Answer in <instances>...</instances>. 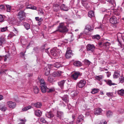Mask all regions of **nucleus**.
<instances>
[{"instance_id": "f257e3e1", "label": "nucleus", "mask_w": 124, "mask_h": 124, "mask_svg": "<svg viewBox=\"0 0 124 124\" xmlns=\"http://www.w3.org/2000/svg\"><path fill=\"white\" fill-rule=\"evenodd\" d=\"M68 29L64 25V23H62L59 24L58 27L57 31L62 33H65L68 31Z\"/></svg>"}, {"instance_id": "f03ea898", "label": "nucleus", "mask_w": 124, "mask_h": 124, "mask_svg": "<svg viewBox=\"0 0 124 124\" xmlns=\"http://www.w3.org/2000/svg\"><path fill=\"white\" fill-rule=\"evenodd\" d=\"M17 18L19 19V22H22L26 17L25 13L23 11H21L17 15Z\"/></svg>"}, {"instance_id": "7ed1b4c3", "label": "nucleus", "mask_w": 124, "mask_h": 124, "mask_svg": "<svg viewBox=\"0 0 124 124\" xmlns=\"http://www.w3.org/2000/svg\"><path fill=\"white\" fill-rule=\"evenodd\" d=\"M50 52L53 56L58 57L60 55L59 50L55 48H53L51 50Z\"/></svg>"}, {"instance_id": "20e7f679", "label": "nucleus", "mask_w": 124, "mask_h": 124, "mask_svg": "<svg viewBox=\"0 0 124 124\" xmlns=\"http://www.w3.org/2000/svg\"><path fill=\"white\" fill-rule=\"evenodd\" d=\"M86 48L87 50L90 53L94 52L95 49V47L94 45L90 44L87 45Z\"/></svg>"}, {"instance_id": "39448f33", "label": "nucleus", "mask_w": 124, "mask_h": 124, "mask_svg": "<svg viewBox=\"0 0 124 124\" xmlns=\"http://www.w3.org/2000/svg\"><path fill=\"white\" fill-rule=\"evenodd\" d=\"M110 23L113 24H115L119 22V20L114 16H113L109 19Z\"/></svg>"}, {"instance_id": "423d86ee", "label": "nucleus", "mask_w": 124, "mask_h": 124, "mask_svg": "<svg viewBox=\"0 0 124 124\" xmlns=\"http://www.w3.org/2000/svg\"><path fill=\"white\" fill-rule=\"evenodd\" d=\"M55 112L54 110H51L49 112H47L46 113V116L48 118L52 119L54 116Z\"/></svg>"}, {"instance_id": "0eeeda50", "label": "nucleus", "mask_w": 124, "mask_h": 124, "mask_svg": "<svg viewBox=\"0 0 124 124\" xmlns=\"http://www.w3.org/2000/svg\"><path fill=\"white\" fill-rule=\"evenodd\" d=\"M84 117L82 115H80L78 117V118L76 122L77 124H82L84 121Z\"/></svg>"}, {"instance_id": "6e6552de", "label": "nucleus", "mask_w": 124, "mask_h": 124, "mask_svg": "<svg viewBox=\"0 0 124 124\" xmlns=\"http://www.w3.org/2000/svg\"><path fill=\"white\" fill-rule=\"evenodd\" d=\"M82 75V73H80L79 72H76L72 75V77L73 79L75 80L77 79L78 77Z\"/></svg>"}, {"instance_id": "1a4fd4ad", "label": "nucleus", "mask_w": 124, "mask_h": 124, "mask_svg": "<svg viewBox=\"0 0 124 124\" xmlns=\"http://www.w3.org/2000/svg\"><path fill=\"white\" fill-rule=\"evenodd\" d=\"M86 83V81L84 80H80L79 82L77 83V85L79 88H82L85 86Z\"/></svg>"}, {"instance_id": "9d476101", "label": "nucleus", "mask_w": 124, "mask_h": 124, "mask_svg": "<svg viewBox=\"0 0 124 124\" xmlns=\"http://www.w3.org/2000/svg\"><path fill=\"white\" fill-rule=\"evenodd\" d=\"M62 100L66 103H68L69 102V97L67 95H64L63 96H60Z\"/></svg>"}, {"instance_id": "9b49d317", "label": "nucleus", "mask_w": 124, "mask_h": 124, "mask_svg": "<svg viewBox=\"0 0 124 124\" xmlns=\"http://www.w3.org/2000/svg\"><path fill=\"white\" fill-rule=\"evenodd\" d=\"M8 106L10 108H15L16 105L15 102L11 101H8L7 103Z\"/></svg>"}, {"instance_id": "f8f14e48", "label": "nucleus", "mask_w": 124, "mask_h": 124, "mask_svg": "<svg viewBox=\"0 0 124 124\" xmlns=\"http://www.w3.org/2000/svg\"><path fill=\"white\" fill-rule=\"evenodd\" d=\"M68 81V80H62L58 82V84L59 86L62 89L64 88V84L66 81Z\"/></svg>"}, {"instance_id": "ddd939ff", "label": "nucleus", "mask_w": 124, "mask_h": 124, "mask_svg": "<svg viewBox=\"0 0 124 124\" xmlns=\"http://www.w3.org/2000/svg\"><path fill=\"white\" fill-rule=\"evenodd\" d=\"M73 55V54L71 50H67L65 54V56L66 58H69Z\"/></svg>"}, {"instance_id": "4468645a", "label": "nucleus", "mask_w": 124, "mask_h": 124, "mask_svg": "<svg viewBox=\"0 0 124 124\" xmlns=\"http://www.w3.org/2000/svg\"><path fill=\"white\" fill-rule=\"evenodd\" d=\"M79 92L78 91L74 90L72 91L70 93V95L72 98L76 97L77 96Z\"/></svg>"}, {"instance_id": "2eb2a0df", "label": "nucleus", "mask_w": 124, "mask_h": 124, "mask_svg": "<svg viewBox=\"0 0 124 124\" xmlns=\"http://www.w3.org/2000/svg\"><path fill=\"white\" fill-rule=\"evenodd\" d=\"M63 112L61 111H57L56 112V116L58 118L61 119L63 117Z\"/></svg>"}, {"instance_id": "dca6fc26", "label": "nucleus", "mask_w": 124, "mask_h": 124, "mask_svg": "<svg viewBox=\"0 0 124 124\" xmlns=\"http://www.w3.org/2000/svg\"><path fill=\"white\" fill-rule=\"evenodd\" d=\"M36 108H41L42 106V103L40 102H38L33 103L31 104Z\"/></svg>"}, {"instance_id": "f3484780", "label": "nucleus", "mask_w": 124, "mask_h": 124, "mask_svg": "<svg viewBox=\"0 0 124 124\" xmlns=\"http://www.w3.org/2000/svg\"><path fill=\"white\" fill-rule=\"evenodd\" d=\"M104 81L106 82L107 85L110 86H111L112 85H116V84L114 83H112L111 80L109 79L107 80H104Z\"/></svg>"}, {"instance_id": "a211bd4d", "label": "nucleus", "mask_w": 124, "mask_h": 124, "mask_svg": "<svg viewBox=\"0 0 124 124\" xmlns=\"http://www.w3.org/2000/svg\"><path fill=\"white\" fill-rule=\"evenodd\" d=\"M102 110V109L101 108L96 109V110L94 111V114L96 115H100Z\"/></svg>"}, {"instance_id": "6ab92c4d", "label": "nucleus", "mask_w": 124, "mask_h": 124, "mask_svg": "<svg viewBox=\"0 0 124 124\" xmlns=\"http://www.w3.org/2000/svg\"><path fill=\"white\" fill-rule=\"evenodd\" d=\"M42 113L39 110H37L35 111V115L37 116L40 117L41 116Z\"/></svg>"}, {"instance_id": "aec40b11", "label": "nucleus", "mask_w": 124, "mask_h": 124, "mask_svg": "<svg viewBox=\"0 0 124 124\" xmlns=\"http://www.w3.org/2000/svg\"><path fill=\"white\" fill-rule=\"evenodd\" d=\"M40 87L41 91L43 93H45L46 92L48 88L46 86V85L40 86Z\"/></svg>"}, {"instance_id": "412c9836", "label": "nucleus", "mask_w": 124, "mask_h": 124, "mask_svg": "<svg viewBox=\"0 0 124 124\" xmlns=\"http://www.w3.org/2000/svg\"><path fill=\"white\" fill-rule=\"evenodd\" d=\"M120 72L118 70L115 71L114 72V73L113 74V77L114 78H117L120 76Z\"/></svg>"}, {"instance_id": "4be33fe9", "label": "nucleus", "mask_w": 124, "mask_h": 124, "mask_svg": "<svg viewBox=\"0 0 124 124\" xmlns=\"http://www.w3.org/2000/svg\"><path fill=\"white\" fill-rule=\"evenodd\" d=\"M74 65L77 67H79L82 65V63L79 61H75L73 63Z\"/></svg>"}, {"instance_id": "5701e85b", "label": "nucleus", "mask_w": 124, "mask_h": 124, "mask_svg": "<svg viewBox=\"0 0 124 124\" xmlns=\"http://www.w3.org/2000/svg\"><path fill=\"white\" fill-rule=\"evenodd\" d=\"M60 8L62 10L64 11H67L68 10V8L65 5L63 4L60 7Z\"/></svg>"}, {"instance_id": "b1692460", "label": "nucleus", "mask_w": 124, "mask_h": 124, "mask_svg": "<svg viewBox=\"0 0 124 124\" xmlns=\"http://www.w3.org/2000/svg\"><path fill=\"white\" fill-rule=\"evenodd\" d=\"M38 79L39 80L40 83V86L44 85H46V84L44 81V80L43 79H41L40 80V78L39 77H38Z\"/></svg>"}, {"instance_id": "393cba45", "label": "nucleus", "mask_w": 124, "mask_h": 124, "mask_svg": "<svg viewBox=\"0 0 124 124\" xmlns=\"http://www.w3.org/2000/svg\"><path fill=\"white\" fill-rule=\"evenodd\" d=\"M61 73H59V71L57 72H54L53 73L52 75L54 77H59L61 76Z\"/></svg>"}, {"instance_id": "a878e982", "label": "nucleus", "mask_w": 124, "mask_h": 124, "mask_svg": "<svg viewBox=\"0 0 124 124\" xmlns=\"http://www.w3.org/2000/svg\"><path fill=\"white\" fill-rule=\"evenodd\" d=\"M33 91L34 93L35 94H38L39 92V88L37 86H34L33 87Z\"/></svg>"}, {"instance_id": "bb28decb", "label": "nucleus", "mask_w": 124, "mask_h": 124, "mask_svg": "<svg viewBox=\"0 0 124 124\" xmlns=\"http://www.w3.org/2000/svg\"><path fill=\"white\" fill-rule=\"evenodd\" d=\"M55 91V89L54 87L51 88H47V90L46 92L48 93H52Z\"/></svg>"}, {"instance_id": "cd10ccee", "label": "nucleus", "mask_w": 124, "mask_h": 124, "mask_svg": "<svg viewBox=\"0 0 124 124\" xmlns=\"http://www.w3.org/2000/svg\"><path fill=\"white\" fill-rule=\"evenodd\" d=\"M88 16L90 18H91L94 16V12L93 11H91L88 12Z\"/></svg>"}, {"instance_id": "c85d7f7f", "label": "nucleus", "mask_w": 124, "mask_h": 124, "mask_svg": "<svg viewBox=\"0 0 124 124\" xmlns=\"http://www.w3.org/2000/svg\"><path fill=\"white\" fill-rule=\"evenodd\" d=\"M113 114V113L110 110H108L106 112V115L108 117H110Z\"/></svg>"}, {"instance_id": "c756f323", "label": "nucleus", "mask_w": 124, "mask_h": 124, "mask_svg": "<svg viewBox=\"0 0 124 124\" xmlns=\"http://www.w3.org/2000/svg\"><path fill=\"white\" fill-rule=\"evenodd\" d=\"M99 90V89L94 88L92 89V91L91 93L93 94H95L98 92Z\"/></svg>"}, {"instance_id": "7c9ffc66", "label": "nucleus", "mask_w": 124, "mask_h": 124, "mask_svg": "<svg viewBox=\"0 0 124 124\" xmlns=\"http://www.w3.org/2000/svg\"><path fill=\"white\" fill-rule=\"evenodd\" d=\"M6 41L5 38L2 37H0V46H1L4 42Z\"/></svg>"}, {"instance_id": "2f4dec72", "label": "nucleus", "mask_w": 124, "mask_h": 124, "mask_svg": "<svg viewBox=\"0 0 124 124\" xmlns=\"http://www.w3.org/2000/svg\"><path fill=\"white\" fill-rule=\"evenodd\" d=\"M118 94L121 96H124V90L121 89L118 91Z\"/></svg>"}, {"instance_id": "473e14b6", "label": "nucleus", "mask_w": 124, "mask_h": 124, "mask_svg": "<svg viewBox=\"0 0 124 124\" xmlns=\"http://www.w3.org/2000/svg\"><path fill=\"white\" fill-rule=\"evenodd\" d=\"M31 108V106H28L25 107L24 108H23L22 109V110L23 111H26L28 109Z\"/></svg>"}, {"instance_id": "72a5a7b5", "label": "nucleus", "mask_w": 124, "mask_h": 124, "mask_svg": "<svg viewBox=\"0 0 124 124\" xmlns=\"http://www.w3.org/2000/svg\"><path fill=\"white\" fill-rule=\"evenodd\" d=\"M24 26L25 28L27 30H28L30 28V25L28 23H25L24 24Z\"/></svg>"}, {"instance_id": "f704fd0d", "label": "nucleus", "mask_w": 124, "mask_h": 124, "mask_svg": "<svg viewBox=\"0 0 124 124\" xmlns=\"http://www.w3.org/2000/svg\"><path fill=\"white\" fill-rule=\"evenodd\" d=\"M84 62L85 65L88 66L90 65L91 63V62L89 61L87 59H85L84 60Z\"/></svg>"}, {"instance_id": "c9c22d12", "label": "nucleus", "mask_w": 124, "mask_h": 124, "mask_svg": "<svg viewBox=\"0 0 124 124\" xmlns=\"http://www.w3.org/2000/svg\"><path fill=\"white\" fill-rule=\"evenodd\" d=\"M101 38L100 36L99 35H94L92 37V38L93 39H99Z\"/></svg>"}, {"instance_id": "e433bc0d", "label": "nucleus", "mask_w": 124, "mask_h": 124, "mask_svg": "<svg viewBox=\"0 0 124 124\" xmlns=\"http://www.w3.org/2000/svg\"><path fill=\"white\" fill-rule=\"evenodd\" d=\"M114 14L116 15L117 16H119V17H118V18L119 19V18H120V12L119 11H115L114 12Z\"/></svg>"}, {"instance_id": "4c0bfd02", "label": "nucleus", "mask_w": 124, "mask_h": 124, "mask_svg": "<svg viewBox=\"0 0 124 124\" xmlns=\"http://www.w3.org/2000/svg\"><path fill=\"white\" fill-rule=\"evenodd\" d=\"M91 28V26L88 25H86L85 29L86 30H87L89 31H90L92 30Z\"/></svg>"}, {"instance_id": "58836bf2", "label": "nucleus", "mask_w": 124, "mask_h": 124, "mask_svg": "<svg viewBox=\"0 0 124 124\" xmlns=\"http://www.w3.org/2000/svg\"><path fill=\"white\" fill-rule=\"evenodd\" d=\"M7 108L5 107L4 106H2L0 105V110L2 111H4L7 110Z\"/></svg>"}, {"instance_id": "ea45409f", "label": "nucleus", "mask_w": 124, "mask_h": 124, "mask_svg": "<svg viewBox=\"0 0 124 124\" xmlns=\"http://www.w3.org/2000/svg\"><path fill=\"white\" fill-rule=\"evenodd\" d=\"M16 35H15V34L13 32H11L8 35V37L9 38H11L15 36Z\"/></svg>"}, {"instance_id": "a19ab883", "label": "nucleus", "mask_w": 124, "mask_h": 124, "mask_svg": "<svg viewBox=\"0 0 124 124\" xmlns=\"http://www.w3.org/2000/svg\"><path fill=\"white\" fill-rule=\"evenodd\" d=\"M40 121L42 123H45L46 122V121L45 120V119L43 117L40 118Z\"/></svg>"}, {"instance_id": "79ce46f5", "label": "nucleus", "mask_w": 124, "mask_h": 124, "mask_svg": "<svg viewBox=\"0 0 124 124\" xmlns=\"http://www.w3.org/2000/svg\"><path fill=\"white\" fill-rule=\"evenodd\" d=\"M119 80L120 82L122 83L124 82V78L123 76H121Z\"/></svg>"}, {"instance_id": "37998d69", "label": "nucleus", "mask_w": 124, "mask_h": 124, "mask_svg": "<svg viewBox=\"0 0 124 124\" xmlns=\"http://www.w3.org/2000/svg\"><path fill=\"white\" fill-rule=\"evenodd\" d=\"M48 81L50 83H52L53 81V79L52 77H49L48 78Z\"/></svg>"}, {"instance_id": "c03bdc74", "label": "nucleus", "mask_w": 124, "mask_h": 124, "mask_svg": "<svg viewBox=\"0 0 124 124\" xmlns=\"http://www.w3.org/2000/svg\"><path fill=\"white\" fill-rule=\"evenodd\" d=\"M102 76L101 75L96 76L95 78L98 80H100L102 79Z\"/></svg>"}, {"instance_id": "a18cd8bd", "label": "nucleus", "mask_w": 124, "mask_h": 124, "mask_svg": "<svg viewBox=\"0 0 124 124\" xmlns=\"http://www.w3.org/2000/svg\"><path fill=\"white\" fill-rule=\"evenodd\" d=\"M5 9V6L3 5H0V11L4 10Z\"/></svg>"}, {"instance_id": "49530a36", "label": "nucleus", "mask_w": 124, "mask_h": 124, "mask_svg": "<svg viewBox=\"0 0 124 124\" xmlns=\"http://www.w3.org/2000/svg\"><path fill=\"white\" fill-rule=\"evenodd\" d=\"M6 7L7 8V11L10 12L11 10L10 6L8 5H6Z\"/></svg>"}, {"instance_id": "de8ad7c7", "label": "nucleus", "mask_w": 124, "mask_h": 124, "mask_svg": "<svg viewBox=\"0 0 124 124\" xmlns=\"http://www.w3.org/2000/svg\"><path fill=\"white\" fill-rule=\"evenodd\" d=\"M106 95L109 97H112L113 96V93L109 92L107 93Z\"/></svg>"}, {"instance_id": "09e8293b", "label": "nucleus", "mask_w": 124, "mask_h": 124, "mask_svg": "<svg viewBox=\"0 0 124 124\" xmlns=\"http://www.w3.org/2000/svg\"><path fill=\"white\" fill-rule=\"evenodd\" d=\"M111 44L110 43L108 42H106L104 45L106 46L107 48H108L109 47V46Z\"/></svg>"}, {"instance_id": "8fccbe9b", "label": "nucleus", "mask_w": 124, "mask_h": 124, "mask_svg": "<svg viewBox=\"0 0 124 124\" xmlns=\"http://www.w3.org/2000/svg\"><path fill=\"white\" fill-rule=\"evenodd\" d=\"M48 68L49 69H53L55 67L52 64H48L47 65Z\"/></svg>"}, {"instance_id": "3c124183", "label": "nucleus", "mask_w": 124, "mask_h": 124, "mask_svg": "<svg viewBox=\"0 0 124 124\" xmlns=\"http://www.w3.org/2000/svg\"><path fill=\"white\" fill-rule=\"evenodd\" d=\"M107 122L104 120H101L99 124H106Z\"/></svg>"}, {"instance_id": "603ef678", "label": "nucleus", "mask_w": 124, "mask_h": 124, "mask_svg": "<svg viewBox=\"0 0 124 124\" xmlns=\"http://www.w3.org/2000/svg\"><path fill=\"white\" fill-rule=\"evenodd\" d=\"M7 27L1 28V32H4L7 30Z\"/></svg>"}, {"instance_id": "864d4df0", "label": "nucleus", "mask_w": 124, "mask_h": 124, "mask_svg": "<svg viewBox=\"0 0 124 124\" xmlns=\"http://www.w3.org/2000/svg\"><path fill=\"white\" fill-rule=\"evenodd\" d=\"M45 73V75L46 76H48L50 73V70H46Z\"/></svg>"}, {"instance_id": "5fc2aeb1", "label": "nucleus", "mask_w": 124, "mask_h": 124, "mask_svg": "<svg viewBox=\"0 0 124 124\" xmlns=\"http://www.w3.org/2000/svg\"><path fill=\"white\" fill-rule=\"evenodd\" d=\"M106 0L111 4H113V3L114 2V0Z\"/></svg>"}, {"instance_id": "6e6d98bb", "label": "nucleus", "mask_w": 124, "mask_h": 124, "mask_svg": "<svg viewBox=\"0 0 124 124\" xmlns=\"http://www.w3.org/2000/svg\"><path fill=\"white\" fill-rule=\"evenodd\" d=\"M17 6L20 8H22L24 7V6L23 5H21L20 4L18 5Z\"/></svg>"}, {"instance_id": "4d7b16f0", "label": "nucleus", "mask_w": 124, "mask_h": 124, "mask_svg": "<svg viewBox=\"0 0 124 124\" xmlns=\"http://www.w3.org/2000/svg\"><path fill=\"white\" fill-rule=\"evenodd\" d=\"M4 19L3 16L1 15H0V21L2 22L3 21Z\"/></svg>"}, {"instance_id": "13d9d810", "label": "nucleus", "mask_w": 124, "mask_h": 124, "mask_svg": "<svg viewBox=\"0 0 124 124\" xmlns=\"http://www.w3.org/2000/svg\"><path fill=\"white\" fill-rule=\"evenodd\" d=\"M26 1H25L26 3H25V5L26 6H28L29 5V0H25Z\"/></svg>"}, {"instance_id": "bf43d9fd", "label": "nucleus", "mask_w": 124, "mask_h": 124, "mask_svg": "<svg viewBox=\"0 0 124 124\" xmlns=\"http://www.w3.org/2000/svg\"><path fill=\"white\" fill-rule=\"evenodd\" d=\"M45 45H44L41 47V49L42 51H43L45 49Z\"/></svg>"}, {"instance_id": "052dcab7", "label": "nucleus", "mask_w": 124, "mask_h": 124, "mask_svg": "<svg viewBox=\"0 0 124 124\" xmlns=\"http://www.w3.org/2000/svg\"><path fill=\"white\" fill-rule=\"evenodd\" d=\"M32 5H29L28 6L26 7V8H27L31 9V8L32 7V6H31Z\"/></svg>"}, {"instance_id": "680f3d73", "label": "nucleus", "mask_w": 124, "mask_h": 124, "mask_svg": "<svg viewBox=\"0 0 124 124\" xmlns=\"http://www.w3.org/2000/svg\"><path fill=\"white\" fill-rule=\"evenodd\" d=\"M117 41H118L119 42V44H120V45L121 46V47H122V46H123L122 45V44L121 43V42L120 41L119 39L118 38H117Z\"/></svg>"}, {"instance_id": "e2e57ef3", "label": "nucleus", "mask_w": 124, "mask_h": 124, "mask_svg": "<svg viewBox=\"0 0 124 124\" xmlns=\"http://www.w3.org/2000/svg\"><path fill=\"white\" fill-rule=\"evenodd\" d=\"M7 70H5V71L3 70H0V75H1L2 73H3L4 72L6 71Z\"/></svg>"}, {"instance_id": "0e129e2a", "label": "nucleus", "mask_w": 124, "mask_h": 124, "mask_svg": "<svg viewBox=\"0 0 124 124\" xmlns=\"http://www.w3.org/2000/svg\"><path fill=\"white\" fill-rule=\"evenodd\" d=\"M13 31L15 34V35L17 34L18 33V31L17 30H16V31H14V30H13Z\"/></svg>"}, {"instance_id": "69168bd1", "label": "nucleus", "mask_w": 124, "mask_h": 124, "mask_svg": "<svg viewBox=\"0 0 124 124\" xmlns=\"http://www.w3.org/2000/svg\"><path fill=\"white\" fill-rule=\"evenodd\" d=\"M32 6V7L31 8V9H36L37 8L35 6H34L33 5L31 6Z\"/></svg>"}, {"instance_id": "338daca9", "label": "nucleus", "mask_w": 124, "mask_h": 124, "mask_svg": "<svg viewBox=\"0 0 124 124\" xmlns=\"http://www.w3.org/2000/svg\"><path fill=\"white\" fill-rule=\"evenodd\" d=\"M107 76L109 77L111 75L110 73L108 72H107Z\"/></svg>"}, {"instance_id": "774afa93", "label": "nucleus", "mask_w": 124, "mask_h": 124, "mask_svg": "<svg viewBox=\"0 0 124 124\" xmlns=\"http://www.w3.org/2000/svg\"><path fill=\"white\" fill-rule=\"evenodd\" d=\"M74 120H73L71 122H70L68 123V124H73L74 123Z\"/></svg>"}]
</instances>
